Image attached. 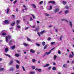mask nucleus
Masks as SVG:
<instances>
[{
    "label": "nucleus",
    "mask_w": 74,
    "mask_h": 74,
    "mask_svg": "<svg viewBox=\"0 0 74 74\" xmlns=\"http://www.w3.org/2000/svg\"><path fill=\"white\" fill-rule=\"evenodd\" d=\"M38 71H39V72H41L42 71V70L41 69H38Z\"/></svg>",
    "instance_id": "c03bdc74"
},
{
    "label": "nucleus",
    "mask_w": 74,
    "mask_h": 74,
    "mask_svg": "<svg viewBox=\"0 0 74 74\" xmlns=\"http://www.w3.org/2000/svg\"><path fill=\"white\" fill-rule=\"evenodd\" d=\"M56 43L55 42H51L50 43L51 44V45H54V44H55Z\"/></svg>",
    "instance_id": "bb28decb"
},
{
    "label": "nucleus",
    "mask_w": 74,
    "mask_h": 74,
    "mask_svg": "<svg viewBox=\"0 0 74 74\" xmlns=\"http://www.w3.org/2000/svg\"><path fill=\"white\" fill-rule=\"evenodd\" d=\"M15 61L17 63H18V64H19L20 62H19V61L17 60H15Z\"/></svg>",
    "instance_id": "a878e982"
},
{
    "label": "nucleus",
    "mask_w": 74,
    "mask_h": 74,
    "mask_svg": "<svg viewBox=\"0 0 74 74\" xmlns=\"http://www.w3.org/2000/svg\"><path fill=\"white\" fill-rule=\"evenodd\" d=\"M7 11L6 12V13L7 14H8V12L10 11V9L9 8H7Z\"/></svg>",
    "instance_id": "f704fd0d"
},
{
    "label": "nucleus",
    "mask_w": 74,
    "mask_h": 74,
    "mask_svg": "<svg viewBox=\"0 0 74 74\" xmlns=\"http://www.w3.org/2000/svg\"><path fill=\"white\" fill-rule=\"evenodd\" d=\"M33 21V18H32V17H31L30 18V21Z\"/></svg>",
    "instance_id": "4d7b16f0"
},
{
    "label": "nucleus",
    "mask_w": 74,
    "mask_h": 74,
    "mask_svg": "<svg viewBox=\"0 0 74 74\" xmlns=\"http://www.w3.org/2000/svg\"><path fill=\"white\" fill-rule=\"evenodd\" d=\"M42 45H43V46H44V45H45V42H42Z\"/></svg>",
    "instance_id": "7c9ffc66"
},
{
    "label": "nucleus",
    "mask_w": 74,
    "mask_h": 74,
    "mask_svg": "<svg viewBox=\"0 0 74 74\" xmlns=\"http://www.w3.org/2000/svg\"><path fill=\"white\" fill-rule=\"evenodd\" d=\"M49 66V64H46L43 67L45 68L47 67H48Z\"/></svg>",
    "instance_id": "0eeeda50"
},
{
    "label": "nucleus",
    "mask_w": 74,
    "mask_h": 74,
    "mask_svg": "<svg viewBox=\"0 0 74 74\" xmlns=\"http://www.w3.org/2000/svg\"><path fill=\"white\" fill-rule=\"evenodd\" d=\"M66 66H67V64H64L63 65V66L64 68H65V67H66Z\"/></svg>",
    "instance_id": "58836bf2"
},
{
    "label": "nucleus",
    "mask_w": 74,
    "mask_h": 74,
    "mask_svg": "<svg viewBox=\"0 0 74 74\" xmlns=\"http://www.w3.org/2000/svg\"><path fill=\"white\" fill-rule=\"evenodd\" d=\"M45 16H49V14L45 13Z\"/></svg>",
    "instance_id": "b1692460"
},
{
    "label": "nucleus",
    "mask_w": 74,
    "mask_h": 74,
    "mask_svg": "<svg viewBox=\"0 0 74 74\" xmlns=\"http://www.w3.org/2000/svg\"><path fill=\"white\" fill-rule=\"evenodd\" d=\"M55 31L56 33H58V29H55Z\"/></svg>",
    "instance_id": "79ce46f5"
},
{
    "label": "nucleus",
    "mask_w": 74,
    "mask_h": 74,
    "mask_svg": "<svg viewBox=\"0 0 74 74\" xmlns=\"http://www.w3.org/2000/svg\"><path fill=\"white\" fill-rule=\"evenodd\" d=\"M11 38V37L10 36H6L5 38V41L6 42H8V40H10Z\"/></svg>",
    "instance_id": "f257e3e1"
},
{
    "label": "nucleus",
    "mask_w": 74,
    "mask_h": 74,
    "mask_svg": "<svg viewBox=\"0 0 74 74\" xmlns=\"http://www.w3.org/2000/svg\"><path fill=\"white\" fill-rule=\"evenodd\" d=\"M32 69H35V66H32Z\"/></svg>",
    "instance_id": "a19ab883"
},
{
    "label": "nucleus",
    "mask_w": 74,
    "mask_h": 74,
    "mask_svg": "<svg viewBox=\"0 0 74 74\" xmlns=\"http://www.w3.org/2000/svg\"><path fill=\"white\" fill-rule=\"evenodd\" d=\"M4 23L5 24H8L9 23V21H8V20H6L5 21Z\"/></svg>",
    "instance_id": "6e6552de"
},
{
    "label": "nucleus",
    "mask_w": 74,
    "mask_h": 74,
    "mask_svg": "<svg viewBox=\"0 0 74 74\" xmlns=\"http://www.w3.org/2000/svg\"><path fill=\"white\" fill-rule=\"evenodd\" d=\"M4 69V68H1V66H0V71H3V70Z\"/></svg>",
    "instance_id": "a211bd4d"
},
{
    "label": "nucleus",
    "mask_w": 74,
    "mask_h": 74,
    "mask_svg": "<svg viewBox=\"0 0 74 74\" xmlns=\"http://www.w3.org/2000/svg\"><path fill=\"white\" fill-rule=\"evenodd\" d=\"M50 9H49V10H51L52 8V7L51 6H50Z\"/></svg>",
    "instance_id": "864d4df0"
},
{
    "label": "nucleus",
    "mask_w": 74,
    "mask_h": 74,
    "mask_svg": "<svg viewBox=\"0 0 74 74\" xmlns=\"http://www.w3.org/2000/svg\"><path fill=\"white\" fill-rule=\"evenodd\" d=\"M32 61L33 63H34L36 62V60L35 59H33Z\"/></svg>",
    "instance_id": "37998d69"
},
{
    "label": "nucleus",
    "mask_w": 74,
    "mask_h": 74,
    "mask_svg": "<svg viewBox=\"0 0 74 74\" xmlns=\"http://www.w3.org/2000/svg\"><path fill=\"white\" fill-rule=\"evenodd\" d=\"M74 63V61H72L71 62V63H72V64H73V63Z\"/></svg>",
    "instance_id": "774afa93"
},
{
    "label": "nucleus",
    "mask_w": 74,
    "mask_h": 74,
    "mask_svg": "<svg viewBox=\"0 0 74 74\" xmlns=\"http://www.w3.org/2000/svg\"><path fill=\"white\" fill-rule=\"evenodd\" d=\"M62 3L64 5H65V4H66V3H67V2L66 1H62Z\"/></svg>",
    "instance_id": "393cba45"
},
{
    "label": "nucleus",
    "mask_w": 74,
    "mask_h": 74,
    "mask_svg": "<svg viewBox=\"0 0 74 74\" xmlns=\"http://www.w3.org/2000/svg\"><path fill=\"white\" fill-rule=\"evenodd\" d=\"M57 58V56L55 55L54 56V60H56V58Z\"/></svg>",
    "instance_id": "4c0bfd02"
},
{
    "label": "nucleus",
    "mask_w": 74,
    "mask_h": 74,
    "mask_svg": "<svg viewBox=\"0 0 74 74\" xmlns=\"http://www.w3.org/2000/svg\"><path fill=\"white\" fill-rule=\"evenodd\" d=\"M14 63V61L12 60H11L10 61V63H9V66H10L11 65V64H12V63Z\"/></svg>",
    "instance_id": "7ed1b4c3"
},
{
    "label": "nucleus",
    "mask_w": 74,
    "mask_h": 74,
    "mask_svg": "<svg viewBox=\"0 0 74 74\" xmlns=\"http://www.w3.org/2000/svg\"><path fill=\"white\" fill-rule=\"evenodd\" d=\"M35 74V71H31L29 73V74Z\"/></svg>",
    "instance_id": "473e14b6"
},
{
    "label": "nucleus",
    "mask_w": 74,
    "mask_h": 74,
    "mask_svg": "<svg viewBox=\"0 0 74 74\" xmlns=\"http://www.w3.org/2000/svg\"><path fill=\"white\" fill-rule=\"evenodd\" d=\"M16 27L18 29H20V28H21V26H20L19 25H16Z\"/></svg>",
    "instance_id": "aec40b11"
},
{
    "label": "nucleus",
    "mask_w": 74,
    "mask_h": 74,
    "mask_svg": "<svg viewBox=\"0 0 74 74\" xmlns=\"http://www.w3.org/2000/svg\"><path fill=\"white\" fill-rule=\"evenodd\" d=\"M60 40H61V41H62V36H61L60 37Z\"/></svg>",
    "instance_id": "603ef678"
},
{
    "label": "nucleus",
    "mask_w": 74,
    "mask_h": 74,
    "mask_svg": "<svg viewBox=\"0 0 74 74\" xmlns=\"http://www.w3.org/2000/svg\"><path fill=\"white\" fill-rule=\"evenodd\" d=\"M69 25L70 26L71 28H72V27H73V25H73V24H72V22L71 21H69Z\"/></svg>",
    "instance_id": "39448f33"
},
{
    "label": "nucleus",
    "mask_w": 74,
    "mask_h": 74,
    "mask_svg": "<svg viewBox=\"0 0 74 74\" xmlns=\"http://www.w3.org/2000/svg\"><path fill=\"white\" fill-rule=\"evenodd\" d=\"M14 42V40H10L9 42V45L10 46H11V45H12V42Z\"/></svg>",
    "instance_id": "f03ea898"
},
{
    "label": "nucleus",
    "mask_w": 74,
    "mask_h": 74,
    "mask_svg": "<svg viewBox=\"0 0 74 74\" xmlns=\"http://www.w3.org/2000/svg\"><path fill=\"white\" fill-rule=\"evenodd\" d=\"M16 2H17V1H15L13 3L14 4H15Z\"/></svg>",
    "instance_id": "13d9d810"
},
{
    "label": "nucleus",
    "mask_w": 74,
    "mask_h": 74,
    "mask_svg": "<svg viewBox=\"0 0 74 74\" xmlns=\"http://www.w3.org/2000/svg\"><path fill=\"white\" fill-rule=\"evenodd\" d=\"M65 19H61V21H65Z\"/></svg>",
    "instance_id": "680f3d73"
},
{
    "label": "nucleus",
    "mask_w": 74,
    "mask_h": 74,
    "mask_svg": "<svg viewBox=\"0 0 74 74\" xmlns=\"http://www.w3.org/2000/svg\"><path fill=\"white\" fill-rule=\"evenodd\" d=\"M64 13L65 14H67L69 13V11L68 10H65L64 11Z\"/></svg>",
    "instance_id": "4be33fe9"
},
{
    "label": "nucleus",
    "mask_w": 74,
    "mask_h": 74,
    "mask_svg": "<svg viewBox=\"0 0 74 74\" xmlns=\"http://www.w3.org/2000/svg\"><path fill=\"white\" fill-rule=\"evenodd\" d=\"M59 9L58 8L56 9L54 11V12L55 13H56V12H59Z\"/></svg>",
    "instance_id": "20e7f679"
},
{
    "label": "nucleus",
    "mask_w": 74,
    "mask_h": 74,
    "mask_svg": "<svg viewBox=\"0 0 74 74\" xmlns=\"http://www.w3.org/2000/svg\"><path fill=\"white\" fill-rule=\"evenodd\" d=\"M15 46H13L12 47V49L13 50L14 49H15Z\"/></svg>",
    "instance_id": "c9c22d12"
},
{
    "label": "nucleus",
    "mask_w": 74,
    "mask_h": 74,
    "mask_svg": "<svg viewBox=\"0 0 74 74\" xmlns=\"http://www.w3.org/2000/svg\"><path fill=\"white\" fill-rule=\"evenodd\" d=\"M71 53H72V55H73V56H74V53H73V51H72Z\"/></svg>",
    "instance_id": "69168bd1"
},
{
    "label": "nucleus",
    "mask_w": 74,
    "mask_h": 74,
    "mask_svg": "<svg viewBox=\"0 0 74 74\" xmlns=\"http://www.w3.org/2000/svg\"><path fill=\"white\" fill-rule=\"evenodd\" d=\"M6 56H8L9 58L11 57V56L10 55H8V54H4Z\"/></svg>",
    "instance_id": "72a5a7b5"
},
{
    "label": "nucleus",
    "mask_w": 74,
    "mask_h": 74,
    "mask_svg": "<svg viewBox=\"0 0 74 74\" xmlns=\"http://www.w3.org/2000/svg\"><path fill=\"white\" fill-rule=\"evenodd\" d=\"M14 67H11L10 68V71H13L14 70Z\"/></svg>",
    "instance_id": "6ab92c4d"
},
{
    "label": "nucleus",
    "mask_w": 74,
    "mask_h": 74,
    "mask_svg": "<svg viewBox=\"0 0 74 74\" xmlns=\"http://www.w3.org/2000/svg\"><path fill=\"white\" fill-rule=\"evenodd\" d=\"M23 44L24 45V46H25V47H27V45H28L27 44H26L25 43H23Z\"/></svg>",
    "instance_id": "c85d7f7f"
},
{
    "label": "nucleus",
    "mask_w": 74,
    "mask_h": 74,
    "mask_svg": "<svg viewBox=\"0 0 74 74\" xmlns=\"http://www.w3.org/2000/svg\"><path fill=\"white\" fill-rule=\"evenodd\" d=\"M65 8H66V9H68V8H69V7L68 6H66Z\"/></svg>",
    "instance_id": "ea45409f"
},
{
    "label": "nucleus",
    "mask_w": 74,
    "mask_h": 74,
    "mask_svg": "<svg viewBox=\"0 0 74 74\" xmlns=\"http://www.w3.org/2000/svg\"><path fill=\"white\" fill-rule=\"evenodd\" d=\"M16 68L17 69H19V66L18 64H16Z\"/></svg>",
    "instance_id": "f3484780"
},
{
    "label": "nucleus",
    "mask_w": 74,
    "mask_h": 74,
    "mask_svg": "<svg viewBox=\"0 0 74 74\" xmlns=\"http://www.w3.org/2000/svg\"><path fill=\"white\" fill-rule=\"evenodd\" d=\"M43 3V1H41L40 2V4H41Z\"/></svg>",
    "instance_id": "5fc2aeb1"
},
{
    "label": "nucleus",
    "mask_w": 74,
    "mask_h": 74,
    "mask_svg": "<svg viewBox=\"0 0 74 74\" xmlns=\"http://www.w3.org/2000/svg\"><path fill=\"white\" fill-rule=\"evenodd\" d=\"M27 40L28 41H31V40L29 38H27Z\"/></svg>",
    "instance_id": "8fccbe9b"
},
{
    "label": "nucleus",
    "mask_w": 74,
    "mask_h": 74,
    "mask_svg": "<svg viewBox=\"0 0 74 74\" xmlns=\"http://www.w3.org/2000/svg\"><path fill=\"white\" fill-rule=\"evenodd\" d=\"M29 27H26L24 29L25 30H27V29H29Z\"/></svg>",
    "instance_id": "c756f323"
},
{
    "label": "nucleus",
    "mask_w": 74,
    "mask_h": 74,
    "mask_svg": "<svg viewBox=\"0 0 74 74\" xmlns=\"http://www.w3.org/2000/svg\"><path fill=\"white\" fill-rule=\"evenodd\" d=\"M62 11H60L58 13V14H61V13H62Z\"/></svg>",
    "instance_id": "e2e57ef3"
},
{
    "label": "nucleus",
    "mask_w": 74,
    "mask_h": 74,
    "mask_svg": "<svg viewBox=\"0 0 74 74\" xmlns=\"http://www.w3.org/2000/svg\"><path fill=\"white\" fill-rule=\"evenodd\" d=\"M47 45H45L44 47V49H47Z\"/></svg>",
    "instance_id": "e433bc0d"
},
{
    "label": "nucleus",
    "mask_w": 74,
    "mask_h": 74,
    "mask_svg": "<svg viewBox=\"0 0 74 74\" xmlns=\"http://www.w3.org/2000/svg\"><path fill=\"white\" fill-rule=\"evenodd\" d=\"M50 53H51V51H50L49 52H46L45 53V55H49V54Z\"/></svg>",
    "instance_id": "9b49d317"
},
{
    "label": "nucleus",
    "mask_w": 74,
    "mask_h": 74,
    "mask_svg": "<svg viewBox=\"0 0 74 74\" xmlns=\"http://www.w3.org/2000/svg\"><path fill=\"white\" fill-rule=\"evenodd\" d=\"M35 70L36 71H38V69L36 68L35 69Z\"/></svg>",
    "instance_id": "338daca9"
},
{
    "label": "nucleus",
    "mask_w": 74,
    "mask_h": 74,
    "mask_svg": "<svg viewBox=\"0 0 74 74\" xmlns=\"http://www.w3.org/2000/svg\"><path fill=\"white\" fill-rule=\"evenodd\" d=\"M58 54H61V52H60V51H58Z\"/></svg>",
    "instance_id": "052dcab7"
},
{
    "label": "nucleus",
    "mask_w": 74,
    "mask_h": 74,
    "mask_svg": "<svg viewBox=\"0 0 74 74\" xmlns=\"http://www.w3.org/2000/svg\"><path fill=\"white\" fill-rule=\"evenodd\" d=\"M45 32V30L42 31L40 32V33L41 35H42V34L44 33V32Z\"/></svg>",
    "instance_id": "f8f14e48"
},
{
    "label": "nucleus",
    "mask_w": 74,
    "mask_h": 74,
    "mask_svg": "<svg viewBox=\"0 0 74 74\" xmlns=\"http://www.w3.org/2000/svg\"><path fill=\"white\" fill-rule=\"evenodd\" d=\"M36 45H37V46H38V47H40V45L39 44H38V43H36Z\"/></svg>",
    "instance_id": "3c124183"
},
{
    "label": "nucleus",
    "mask_w": 74,
    "mask_h": 74,
    "mask_svg": "<svg viewBox=\"0 0 74 74\" xmlns=\"http://www.w3.org/2000/svg\"><path fill=\"white\" fill-rule=\"evenodd\" d=\"M39 30V29L38 28H36L34 30V32H37V31H38Z\"/></svg>",
    "instance_id": "cd10ccee"
},
{
    "label": "nucleus",
    "mask_w": 74,
    "mask_h": 74,
    "mask_svg": "<svg viewBox=\"0 0 74 74\" xmlns=\"http://www.w3.org/2000/svg\"><path fill=\"white\" fill-rule=\"evenodd\" d=\"M30 52H32L33 53H35V51L33 49H31Z\"/></svg>",
    "instance_id": "423d86ee"
},
{
    "label": "nucleus",
    "mask_w": 74,
    "mask_h": 74,
    "mask_svg": "<svg viewBox=\"0 0 74 74\" xmlns=\"http://www.w3.org/2000/svg\"><path fill=\"white\" fill-rule=\"evenodd\" d=\"M30 15H32V16H33V19L36 18V16H35L34 15L32 14H30Z\"/></svg>",
    "instance_id": "5701e85b"
},
{
    "label": "nucleus",
    "mask_w": 74,
    "mask_h": 74,
    "mask_svg": "<svg viewBox=\"0 0 74 74\" xmlns=\"http://www.w3.org/2000/svg\"><path fill=\"white\" fill-rule=\"evenodd\" d=\"M8 51V48H6L5 49V52H7Z\"/></svg>",
    "instance_id": "2eb2a0df"
},
{
    "label": "nucleus",
    "mask_w": 74,
    "mask_h": 74,
    "mask_svg": "<svg viewBox=\"0 0 74 74\" xmlns=\"http://www.w3.org/2000/svg\"><path fill=\"white\" fill-rule=\"evenodd\" d=\"M14 29V27H10V30L11 29Z\"/></svg>",
    "instance_id": "bf43d9fd"
},
{
    "label": "nucleus",
    "mask_w": 74,
    "mask_h": 74,
    "mask_svg": "<svg viewBox=\"0 0 74 74\" xmlns=\"http://www.w3.org/2000/svg\"><path fill=\"white\" fill-rule=\"evenodd\" d=\"M73 55H72L71 54H69V58H73Z\"/></svg>",
    "instance_id": "ddd939ff"
},
{
    "label": "nucleus",
    "mask_w": 74,
    "mask_h": 74,
    "mask_svg": "<svg viewBox=\"0 0 74 74\" xmlns=\"http://www.w3.org/2000/svg\"><path fill=\"white\" fill-rule=\"evenodd\" d=\"M15 23H12L11 24V26H14L15 25Z\"/></svg>",
    "instance_id": "09e8293b"
},
{
    "label": "nucleus",
    "mask_w": 74,
    "mask_h": 74,
    "mask_svg": "<svg viewBox=\"0 0 74 74\" xmlns=\"http://www.w3.org/2000/svg\"><path fill=\"white\" fill-rule=\"evenodd\" d=\"M16 25H19V23H20V21H19V20H17L16 21Z\"/></svg>",
    "instance_id": "4468645a"
},
{
    "label": "nucleus",
    "mask_w": 74,
    "mask_h": 74,
    "mask_svg": "<svg viewBox=\"0 0 74 74\" xmlns=\"http://www.w3.org/2000/svg\"><path fill=\"white\" fill-rule=\"evenodd\" d=\"M52 39H51V38L50 37H49L48 38V39H47V40H48V41H50V40H51Z\"/></svg>",
    "instance_id": "a18cd8bd"
},
{
    "label": "nucleus",
    "mask_w": 74,
    "mask_h": 74,
    "mask_svg": "<svg viewBox=\"0 0 74 74\" xmlns=\"http://www.w3.org/2000/svg\"><path fill=\"white\" fill-rule=\"evenodd\" d=\"M53 64L54 66H56V62H53Z\"/></svg>",
    "instance_id": "49530a36"
},
{
    "label": "nucleus",
    "mask_w": 74,
    "mask_h": 74,
    "mask_svg": "<svg viewBox=\"0 0 74 74\" xmlns=\"http://www.w3.org/2000/svg\"><path fill=\"white\" fill-rule=\"evenodd\" d=\"M31 5L32 6V7H33L35 9L36 8V6L35 4H31Z\"/></svg>",
    "instance_id": "9d476101"
},
{
    "label": "nucleus",
    "mask_w": 74,
    "mask_h": 74,
    "mask_svg": "<svg viewBox=\"0 0 74 74\" xmlns=\"http://www.w3.org/2000/svg\"><path fill=\"white\" fill-rule=\"evenodd\" d=\"M15 55L16 57H19V56H20V55H19V54H15Z\"/></svg>",
    "instance_id": "dca6fc26"
},
{
    "label": "nucleus",
    "mask_w": 74,
    "mask_h": 74,
    "mask_svg": "<svg viewBox=\"0 0 74 74\" xmlns=\"http://www.w3.org/2000/svg\"><path fill=\"white\" fill-rule=\"evenodd\" d=\"M2 36H7V34L5 32H3L2 34Z\"/></svg>",
    "instance_id": "412c9836"
},
{
    "label": "nucleus",
    "mask_w": 74,
    "mask_h": 74,
    "mask_svg": "<svg viewBox=\"0 0 74 74\" xmlns=\"http://www.w3.org/2000/svg\"><path fill=\"white\" fill-rule=\"evenodd\" d=\"M49 3H52V4H55V2L54 1H50L49 2Z\"/></svg>",
    "instance_id": "1a4fd4ad"
},
{
    "label": "nucleus",
    "mask_w": 74,
    "mask_h": 74,
    "mask_svg": "<svg viewBox=\"0 0 74 74\" xmlns=\"http://www.w3.org/2000/svg\"><path fill=\"white\" fill-rule=\"evenodd\" d=\"M17 52H18V53H20L21 52V51L18 50L17 51Z\"/></svg>",
    "instance_id": "0e129e2a"
},
{
    "label": "nucleus",
    "mask_w": 74,
    "mask_h": 74,
    "mask_svg": "<svg viewBox=\"0 0 74 74\" xmlns=\"http://www.w3.org/2000/svg\"><path fill=\"white\" fill-rule=\"evenodd\" d=\"M52 70H56V68L55 67H53Z\"/></svg>",
    "instance_id": "2f4dec72"
},
{
    "label": "nucleus",
    "mask_w": 74,
    "mask_h": 74,
    "mask_svg": "<svg viewBox=\"0 0 74 74\" xmlns=\"http://www.w3.org/2000/svg\"><path fill=\"white\" fill-rule=\"evenodd\" d=\"M22 68H23V71H25V67H23V66H22Z\"/></svg>",
    "instance_id": "6e6d98bb"
},
{
    "label": "nucleus",
    "mask_w": 74,
    "mask_h": 74,
    "mask_svg": "<svg viewBox=\"0 0 74 74\" xmlns=\"http://www.w3.org/2000/svg\"><path fill=\"white\" fill-rule=\"evenodd\" d=\"M38 34L39 37H41V35L40 34V33H38Z\"/></svg>",
    "instance_id": "de8ad7c7"
}]
</instances>
